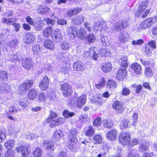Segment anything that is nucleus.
Masks as SVG:
<instances>
[{"instance_id":"obj_1","label":"nucleus","mask_w":157,"mask_h":157,"mask_svg":"<svg viewBox=\"0 0 157 157\" xmlns=\"http://www.w3.org/2000/svg\"><path fill=\"white\" fill-rule=\"evenodd\" d=\"M119 140L123 145H127L129 147H132L136 145L139 142L138 138H135L131 139L130 134L126 132H124L120 134Z\"/></svg>"},{"instance_id":"obj_2","label":"nucleus","mask_w":157,"mask_h":157,"mask_svg":"<svg viewBox=\"0 0 157 157\" xmlns=\"http://www.w3.org/2000/svg\"><path fill=\"white\" fill-rule=\"evenodd\" d=\"M58 115L57 113L51 112L50 115L46 120V121L50 123L49 126L52 128L55 127L59 125L64 124L66 119L65 118L59 117L57 118Z\"/></svg>"},{"instance_id":"obj_3","label":"nucleus","mask_w":157,"mask_h":157,"mask_svg":"<svg viewBox=\"0 0 157 157\" xmlns=\"http://www.w3.org/2000/svg\"><path fill=\"white\" fill-rule=\"evenodd\" d=\"M86 100V95L82 94L77 98L69 99L67 102L70 106L72 108L77 106L78 108H81L85 104Z\"/></svg>"},{"instance_id":"obj_4","label":"nucleus","mask_w":157,"mask_h":157,"mask_svg":"<svg viewBox=\"0 0 157 157\" xmlns=\"http://www.w3.org/2000/svg\"><path fill=\"white\" fill-rule=\"evenodd\" d=\"M78 133V131L75 128H73L69 130L67 144L70 150H73L76 147L77 142L76 137Z\"/></svg>"},{"instance_id":"obj_5","label":"nucleus","mask_w":157,"mask_h":157,"mask_svg":"<svg viewBox=\"0 0 157 157\" xmlns=\"http://www.w3.org/2000/svg\"><path fill=\"white\" fill-rule=\"evenodd\" d=\"M69 33L71 34L72 37L75 38V36H77L80 39L84 40L85 39L86 32L83 28H80L78 31L77 29L73 27L70 28L68 29Z\"/></svg>"},{"instance_id":"obj_6","label":"nucleus","mask_w":157,"mask_h":157,"mask_svg":"<svg viewBox=\"0 0 157 157\" xmlns=\"http://www.w3.org/2000/svg\"><path fill=\"white\" fill-rule=\"evenodd\" d=\"M148 4V2L147 1L142 2L137 11L135 13V15L137 17L141 16L142 17H144L147 16L149 12L148 10H146Z\"/></svg>"},{"instance_id":"obj_7","label":"nucleus","mask_w":157,"mask_h":157,"mask_svg":"<svg viewBox=\"0 0 157 157\" xmlns=\"http://www.w3.org/2000/svg\"><path fill=\"white\" fill-rule=\"evenodd\" d=\"M93 49L94 55L92 56L93 59L94 60H96L100 56H108L111 55L110 52L107 49L101 48L99 50V51L96 52L97 51V48H92Z\"/></svg>"},{"instance_id":"obj_8","label":"nucleus","mask_w":157,"mask_h":157,"mask_svg":"<svg viewBox=\"0 0 157 157\" xmlns=\"http://www.w3.org/2000/svg\"><path fill=\"white\" fill-rule=\"evenodd\" d=\"M93 28L95 31H99L103 33L106 30L107 27L105 22L103 21H98L95 22Z\"/></svg>"},{"instance_id":"obj_9","label":"nucleus","mask_w":157,"mask_h":157,"mask_svg":"<svg viewBox=\"0 0 157 157\" xmlns=\"http://www.w3.org/2000/svg\"><path fill=\"white\" fill-rule=\"evenodd\" d=\"M60 88L65 96H70L72 93L71 86L67 82L61 84Z\"/></svg>"},{"instance_id":"obj_10","label":"nucleus","mask_w":157,"mask_h":157,"mask_svg":"<svg viewBox=\"0 0 157 157\" xmlns=\"http://www.w3.org/2000/svg\"><path fill=\"white\" fill-rule=\"evenodd\" d=\"M33 82V80H29L22 83L19 88V92L21 94L25 93L26 90L29 89L32 86Z\"/></svg>"},{"instance_id":"obj_11","label":"nucleus","mask_w":157,"mask_h":157,"mask_svg":"<svg viewBox=\"0 0 157 157\" xmlns=\"http://www.w3.org/2000/svg\"><path fill=\"white\" fill-rule=\"evenodd\" d=\"M30 146L28 144H26L23 146L16 148V150L18 152L21 153L23 157L26 156L30 152V150H28Z\"/></svg>"},{"instance_id":"obj_12","label":"nucleus","mask_w":157,"mask_h":157,"mask_svg":"<svg viewBox=\"0 0 157 157\" xmlns=\"http://www.w3.org/2000/svg\"><path fill=\"white\" fill-rule=\"evenodd\" d=\"M113 107L116 112L119 113H122L125 110L123 103L118 101H116L113 103Z\"/></svg>"},{"instance_id":"obj_13","label":"nucleus","mask_w":157,"mask_h":157,"mask_svg":"<svg viewBox=\"0 0 157 157\" xmlns=\"http://www.w3.org/2000/svg\"><path fill=\"white\" fill-rule=\"evenodd\" d=\"M63 38L61 30L58 29H55L52 37V40L55 42L58 43L62 41Z\"/></svg>"},{"instance_id":"obj_14","label":"nucleus","mask_w":157,"mask_h":157,"mask_svg":"<svg viewBox=\"0 0 157 157\" xmlns=\"http://www.w3.org/2000/svg\"><path fill=\"white\" fill-rule=\"evenodd\" d=\"M21 64L23 67L27 70L30 69L33 65L31 58L28 56L22 60Z\"/></svg>"},{"instance_id":"obj_15","label":"nucleus","mask_w":157,"mask_h":157,"mask_svg":"<svg viewBox=\"0 0 157 157\" xmlns=\"http://www.w3.org/2000/svg\"><path fill=\"white\" fill-rule=\"evenodd\" d=\"M49 81L48 78L45 76L40 82L39 85L40 89L43 90H46L49 86Z\"/></svg>"},{"instance_id":"obj_16","label":"nucleus","mask_w":157,"mask_h":157,"mask_svg":"<svg viewBox=\"0 0 157 157\" xmlns=\"http://www.w3.org/2000/svg\"><path fill=\"white\" fill-rule=\"evenodd\" d=\"M128 25V22L122 21H120L117 22L115 25V29L117 31H119L123 29L124 28H126Z\"/></svg>"},{"instance_id":"obj_17","label":"nucleus","mask_w":157,"mask_h":157,"mask_svg":"<svg viewBox=\"0 0 157 157\" xmlns=\"http://www.w3.org/2000/svg\"><path fill=\"white\" fill-rule=\"evenodd\" d=\"M54 143L52 141L49 140H45L43 144L44 148L50 152L54 150Z\"/></svg>"},{"instance_id":"obj_18","label":"nucleus","mask_w":157,"mask_h":157,"mask_svg":"<svg viewBox=\"0 0 157 157\" xmlns=\"http://www.w3.org/2000/svg\"><path fill=\"white\" fill-rule=\"evenodd\" d=\"M53 97L52 95L49 96L48 94H46L43 92H41L38 95V100L40 102L46 101L48 99L52 100L53 98Z\"/></svg>"},{"instance_id":"obj_19","label":"nucleus","mask_w":157,"mask_h":157,"mask_svg":"<svg viewBox=\"0 0 157 157\" xmlns=\"http://www.w3.org/2000/svg\"><path fill=\"white\" fill-rule=\"evenodd\" d=\"M126 74L127 71L125 69H120L116 74V79L119 81H122L125 78Z\"/></svg>"},{"instance_id":"obj_20","label":"nucleus","mask_w":157,"mask_h":157,"mask_svg":"<svg viewBox=\"0 0 157 157\" xmlns=\"http://www.w3.org/2000/svg\"><path fill=\"white\" fill-rule=\"evenodd\" d=\"M35 39V35L30 33H27L24 37L23 41L24 43L29 44L33 42Z\"/></svg>"},{"instance_id":"obj_21","label":"nucleus","mask_w":157,"mask_h":157,"mask_svg":"<svg viewBox=\"0 0 157 157\" xmlns=\"http://www.w3.org/2000/svg\"><path fill=\"white\" fill-rule=\"evenodd\" d=\"M130 38V36L127 33H121L118 36L119 41L122 43H126Z\"/></svg>"},{"instance_id":"obj_22","label":"nucleus","mask_w":157,"mask_h":157,"mask_svg":"<svg viewBox=\"0 0 157 157\" xmlns=\"http://www.w3.org/2000/svg\"><path fill=\"white\" fill-rule=\"evenodd\" d=\"M85 134L88 137L92 136L94 134V130L92 126L85 127L84 129Z\"/></svg>"},{"instance_id":"obj_23","label":"nucleus","mask_w":157,"mask_h":157,"mask_svg":"<svg viewBox=\"0 0 157 157\" xmlns=\"http://www.w3.org/2000/svg\"><path fill=\"white\" fill-rule=\"evenodd\" d=\"M63 136V132L60 130L54 131L53 136V138L54 140L59 141L62 138Z\"/></svg>"},{"instance_id":"obj_24","label":"nucleus","mask_w":157,"mask_h":157,"mask_svg":"<svg viewBox=\"0 0 157 157\" xmlns=\"http://www.w3.org/2000/svg\"><path fill=\"white\" fill-rule=\"evenodd\" d=\"M107 137L108 139L111 140H114L117 137V134L115 130H110L107 133Z\"/></svg>"},{"instance_id":"obj_25","label":"nucleus","mask_w":157,"mask_h":157,"mask_svg":"<svg viewBox=\"0 0 157 157\" xmlns=\"http://www.w3.org/2000/svg\"><path fill=\"white\" fill-rule=\"evenodd\" d=\"M44 46L47 48L53 50L55 48L54 42L51 40L46 39L44 43Z\"/></svg>"},{"instance_id":"obj_26","label":"nucleus","mask_w":157,"mask_h":157,"mask_svg":"<svg viewBox=\"0 0 157 157\" xmlns=\"http://www.w3.org/2000/svg\"><path fill=\"white\" fill-rule=\"evenodd\" d=\"M37 95V91L34 89H31L29 91L28 97L30 100H33L36 97Z\"/></svg>"},{"instance_id":"obj_27","label":"nucleus","mask_w":157,"mask_h":157,"mask_svg":"<svg viewBox=\"0 0 157 157\" xmlns=\"http://www.w3.org/2000/svg\"><path fill=\"white\" fill-rule=\"evenodd\" d=\"M112 67L111 64L109 62L103 63L101 65V67L102 71L106 73L110 72L112 70Z\"/></svg>"},{"instance_id":"obj_28","label":"nucleus","mask_w":157,"mask_h":157,"mask_svg":"<svg viewBox=\"0 0 157 157\" xmlns=\"http://www.w3.org/2000/svg\"><path fill=\"white\" fill-rule=\"evenodd\" d=\"M131 68L136 74L139 75L141 72V68L140 66L137 63H134L131 65Z\"/></svg>"},{"instance_id":"obj_29","label":"nucleus","mask_w":157,"mask_h":157,"mask_svg":"<svg viewBox=\"0 0 157 157\" xmlns=\"http://www.w3.org/2000/svg\"><path fill=\"white\" fill-rule=\"evenodd\" d=\"M73 68L75 71H82L85 69V67L79 61L74 63Z\"/></svg>"},{"instance_id":"obj_30","label":"nucleus","mask_w":157,"mask_h":157,"mask_svg":"<svg viewBox=\"0 0 157 157\" xmlns=\"http://www.w3.org/2000/svg\"><path fill=\"white\" fill-rule=\"evenodd\" d=\"M138 114L136 113H133V115L130 119L129 123L131 125L136 127L138 121Z\"/></svg>"},{"instance_id":"obj_31","label":"nucleus","mask_w":157,"mask_h":157,"mask_svg":"<svg viewBox=\"0 0 157 157\" xmlns=\"http://www.w3.org/2000/svg\"><path fill=\"white\" fill-rule=\"evenodd\" d=\"M84 19V17L82 16H76L73 19L71 22L72 24L77 25L83 22Z\"/></svg>"},{"instance_id":"obj_32","label":"nucleus","mask_w":157,"mask_h":157,"mask_svg":"<svg viewBox=\"0 0 157 157\" xmlns=\"http://www.w3.org/2000/svg\"><path fill=\"white\" fill-rule=\"evenodd\" d=\"M54 31V30L52 29L51 27H48L44 30L43 34L45 37H48L51 36L52 37Z\"/></svg>"},{"instance_id":"obj_33","label":"nucleus","mask_w":157,"mask_h":157,"mask_svg":"<svg viewBox=\"0 0 157 157\" xmlns=\"http://www.w3.org/2000/svg\"><path fill=\"white\" fill-rule=\"evenodd\" d=\"M15 141L13 140H7L5 143L6 148L8 150L11 149L14 146Z\"/></svg>"},{"instance_id":"obj_34","label":"nucleus","mask_w":157,"mask_h":157,"mask_svg":"<svg viewBox=\"0 0 157 157\" xmlns=\"http://www.w3.org/2000/svg\"><path fill=\"white\" fill-rule=\"evenodd\" d=\"M49 9L45 6H40L37 9V12L39 13H44L49 10Z\"/></svg>"},{"instance_id":"obj_35","label":"nucleus","mask_w":157,"mask_h":157,"mask_svg":"<svg viewBox=\"0 0 157 157\" xmlns=\"http://www.w3.org/2000/svg\"><path fill=\"white\" fill-rule=\"evenodd\" d=\"M107 87L110 89H113L116 88L117 84L116 82L114 80H109L107 82Z\"/></svg>"},{"instance_id":"obj_36","label":"nucleus","mask_w":157,"mask_h":157,"mask_svg":"<svg viewBox=\"0 0 157 157\" xmlns=\"http://www.w3.org/2000/svg\"><path fill=\"white\" fill-rule=\"evenodd\" d=\"M17 111L16 109L15 105H13L11 106L9 108L6 110V113L7 115L13 114L15 112H17Z\"/></svg>"},{"instance_id":"obj_37","label":"nucleus","mask_w":157,"mask_h":157,"mask_svg":"<svg viewBox=\"0 0 157 157\" xmlns=\"http://www.w3.org/2000/svg\"><path fill=\"white\" fill-rule=\"evenodd\" d=\"M79 120L81 122L84 123H86L90 120L88 115L87 114H82L79 116Z\"/></svg>"},{"instance_id":"obj_38","label":"nucleus","mask_w":157,"mask_h":157,"mask_svg":"<svg viewBox=\"0 0 157 157\" xmlns=\"http://www.w3.org/2000/svg\"><path fill=\"white\" fill-rule=\"evenodd\" d=\"M103 138L101 136L96 135L94 136L93 137V142L94 144H99L101 143Z\"/></svg>"},{"instance_id":"obj_39","label":"nucleus","mask_w":157,"mask_h":157,"mask_svg":"<svg viewBox=\"0 0 157 157\" xmlns=\"http://www.w3.org/2000/svg\"><path fill=\"white\" fill-rule=\"evenodd\" d=\"M2 21L3 23H6L10 25H13L14 22L13 19L11 18H6L3 17L2 19Z\"/></svg>"},{"instance_id":"obj_40","label":"nucleus","mask_w":157,"mask_h":157,"mask_svg":"<svg viewBox=\"0 0 157 157\" xmlns=\"http://www.w3.org/2000/svg\"><path fill=\"white\" fill-rule=\"evenodd\" d=\"M148 143L147 142H143L140 146L139 150L142 152L147 151L148 149Z\"/></svg>"},{"instance_id":"obj_41","label":"nucleus","mask_w":157,"mask_h":157,"mask_svg":"<svg viewBox=\"0 0 157 157\" xmlns=\"http://www.w3.org/2000/svg\"><path fill=\"white\" fill-rule=\"evenodd\" d=\"M63 115L65 118H68L75 116V113L73 112H70L67 110H64L63 112Z\"/></svg>"},{"instance_id":"obj_42","label":"nucleus","mask_w":157,"mask_h":157,"mask_svg":"<svg viewBox=\"0 0 157 157\" xmlns=\"http://www.w3.org/2000/svg\"><path fill=\"white\" fill-rule=\"evenodd\" d=\"M105 79L102 78L99 81V83L95 85V86L98 89H100L104 87L105 85Z\"/></svg>"},{"instance_id":"obj_43","label":"nucleus","mask_w":157,"mask_h":157,"mask_svg":"<svg viewBox=\"0 0 157 157\" xmlns=\"http://www.w3.org/2000/svg\"><path fill=\"white\" fill-rule=\"evenodd\" d=\"M119 61L122 66L126 67L128 66V59L126 57L124 56H122Z\"/></svg>"},{"instance_id":"obj_44","label":"nucleus","mask_w":157,"mask_h":157,"mask_svg":"<svg viewBox=\"0 0 157 157\" xmlns=\"http://www.w3.org/2000/svg\"><path fill=\"white\" fill-rule=\"evenodd\" d=\"M8 75L6 72L4 71H0V78L1 80L6 81L8 79Z\"/></svg>"},{"instance_id":"obj_45","label":"nucleus","mask_w":157,"mask_h":157,"mask_svg":"<svg viewBox=\"0 0 157 157\" xmlns=\"http://www.w3.org/2000/svg\"><path fill=\"white\" fill-rule=\"evenodd\" d=\"M45 22L44 20V19H39L38 26H37L35 25V29L37 30H40L42 29V28L45 25Z\"/></svg>"},{"instance_id":"obj_46","label":"nucleus","mask_w":157,"mask_h":157,"mask_svg":"<svg viewBox=\"0 0 157 157\" xmlns=\"http://www.w3.org/2000/svg\"><path fill=\"white\" fill-rule=\"evenodd\" d=\"M19 105L20 106L25 108H26L29 105V103L26 101V100L24 98L20 99L19 102Z\"/></svg>"},{"instance_id":"obj_47","label":"nucleus","mask_w":157,"mask_h":157,"mask_svg":"<svg viewBox=\"0 0 157 157\" xmlns=\"http://www.w3.org/2000/svg\"><path fill=\"white\" fill-rule=\"evenodd\" d=\"M42 155V151L40 147L37 148L33 153V155L35 157H40Z\"/></svg>"},{"instance_id":"obj_48","label":"nucleus","mask_w":157,"mask_h":157,"mask_svg":"<svg viewBox=\"0 0 157 157\" xmlns=\"http://www.w3.org/2000/svg\"><path fill=\"white\" fill-rule=\"evenodd\" d=\"M101 42L103 44H110L112 43L111 40H108L106 36H101Z\"/></svg>"},{"instance_id":"obj_49","label":"nucleus","mask_w":157,"mask_h":157,"mask_svg":"<svg viewBox=\"0 0 157 157\" xmlns=\"http://www.w3.org/2000/svg\"><path fill=\"white\" fill-rule=\"evenodd\" d=\"M103 125L107 128H109L112 126L113 124L112 121L110 120H104Z\"/></svg>"},{"instance_id":"obj_50","label":"nucleus","mask_w":157,"mask_h":157,"mask_svg":"<svg viewBox=\"0 0 157 157\" xmlns=\"http://www.w3.org/2000/svg\"><path fill=\"white\" fill-rule=\"evenodd\" d=\"M26 138L29 140H33L35 138H37L38 136L36 134H34L31 133H27L25 135Z\"/></svg>"},{"instance_id":"obj_51","label":"nucleus","mask_w":157,"mask_h":157,"mask_svg":"<svg viewBox=\"0 0 157 157\" xmlns=\"http://www.w3.org/2000/svg\"><path fill=\"white\" fill-rule=\"evenodd\" d=\"M60 47L62 49L65 50H67L70 48V45L69 43L63 42L61 43Z\"/></svg>"},{"instance_id":"obj_52","label":"nucleus","mask_w":157,"mask_h":157,"mask_svg":"<svg viewBox=\"0 0 157 157\" xmlns=\"http://www.w3.org/2000/svg\"><path fill=\"white\" fill-rule=\"evenodd\" d=\"M9 86L6 83H3L0 85V91L1 93H4L5 91L7 92Z\"/></svg>"},{"instance_id":"obj_53","label":"nucleus","mask_w":157,"mask_h":157,"mask_svg":"<svg viewBox=\"0 0 157 157\" xmlns=\"http://www.w3.org/2000/svg\"><path fill=\"white\" fill-rule=\"evenodd\" d=\"M128 121L126 119H123L122 120L121 123V128L122 129L128 127Z\"/></svg>"},{"instance_id":"obj_54","label":"nucleus","mask_w":157,"mask_h":157,"mask_svg":"<svg viewBox=\"0 0 157 157\" xmlns=\"http://www.w3.org/2000/svg\"><path fill=\"white\" fill-rule=\"evenodd\" d=\"M20 53L19 52L16 53V54H14L13 56L10 55L9 57H10V60L11 61L14 60H15L20 59V57L19 55Z\"/></svg>"},{"instance_id":"obj_55","label":"nucleus","mask_w":157,"mask_h":157,"mask_svg":"<svg viewBox=\"0 0 157 157\" xmlns=\"http://www.w3.org/2000/svg\"><path fill=\"white\" fill-rule=\"evenodd\" d=\"M101 117H98L95 119L93 122V124L94 126L100 125L101 124Z\"/></svg>"},{"instance_id":"obj_56","label":"nucleus","mask_w":157,"mask_h":157,"mask_svg":"<svg viewBox=\"0 0 157 157\" xmlns=\"http://www.w3.org/2000/svg\"><path fill=\"white\" fill-rule=\"evenodd\" d=\"M145 75L147 77H151L153 75L151 69L149 67L146 68L145 71Z\"/></svg>"},{"instance_id":"obj_57","label":"nucleus","mask_w":157,"mask_h":157,"mask_svg":"<svg viewBox=\"0 0 157 157\" xmlns=\"http://www.w3.org/2000/svg\"><path fill=\"white\" fill-rule=\"evenodd\" d=\"M17 40L16 39H14L9 43V47L13 49H14L15 47L17 45Z\"/></svg>"},{"instance_id":"obj_58","label":"nucleus","mask_w":157,"mask_h":157,"mask_svg":"<svg viewBox=\"0 0 157 157\" xmlns=\"http://www.w3.org/2000/svg\"><path fill=\"white\" fill-rule=\"evenodd\" d=\"M14 151L11 149L8 150L6 153L5 157H14Z\"/></svg>"},{"instance_id":"obj_59","label":"nucleus","mask_w":157,"mask_h":157,"mask_svg":"<svg viewBox=\"0 0 157 157\" xmlns=\"http://www.w3.org/2000/svg\"><path fill=\"white\" fill-rule=\"evenodd\" d=\"M33 51L34 54H38L40 51V49L39 45L37 44L34 45L33 47Z\"/></svg>"},{"instance_id":"obj_60","label":"nucleus","mask_w":157,"mask_h":157,"mask_svg":"<svg viewBox=\"0 0 157 157\" xmlns=\"http://www.w3.org/2000/svg\"><path fill=\"white\" fill-rule=\"evenodd\" d=\"M130 93V91L128 88L124 87H123L121 94L123 96H127L129 95Z\"/></svg>"},{"instance_id":"obj_61","label":"nucleus","mask_w":157,"mask_h":157,"mask_svg":"<svg viewBox=\"0 0 157 157\" xmlns=\"http://www.w3.org/2000/svg\"><path fill=\"white\" fill-rule=\"evenodd\" d=\"M86 40L89 43H93L95 41V36L93 34H90L88 35Z\"/></svg>"},{"instance_id":"obj_62","label":"nucleus","mask_w":157,"mask_h":157,"mask_svg":"<svg viewBox=\"0 0 157 157\" xmlns=\"http://www.w3.org/2000/svg\"><path fill=\"white\" fill-rule=\"evenodd\" d=\"M44 20L47 24L48 25H53L55 24V22L54 20H52L48 18H44Z\"/></svg>"},{"instance_id":"obj_63","label":"nucleus","mask_w":157,"mask_h":157,"mask_svg":"<svg viewBox=\"0 0 157 157\" xmlns=\"http://www.w3.org/2000/svg\"><path fill=\"white\" fill-rule=\"evenodd\" d=\"M144 42L143 40L142 39H139L137 40H133L132 41V44L133 45H141Z\"/></svg>"},{"instance_id":"obj_64","label":"nucleus","mask_w":157,"mask_h":157,"mask_svg":"<svg viewBox=\"0 0 157 157\" xmlns=\"http://www.w3.org/2000/svg\"><path fill=\"white\" fill-rule=\"evenodd\" d=\"M13 11L10 10H7L6 12H4L3 14L2 15L4 17H9L13 15Z\"/></svg>"}]
</instances>
